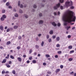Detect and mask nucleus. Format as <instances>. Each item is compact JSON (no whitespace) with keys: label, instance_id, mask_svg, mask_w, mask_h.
Instances as JSON below:
<instances>
[{"label":"nucleus","instance_id":"nucleus-50","mask_svg":"<svg viewBox=\"0 0 76 76\" xmlns=\"http://www.w3.org/2000/svg\"><path fill=\"white\" fill-rule=\"evenodd\" d=\"M21 38H22V37H21V36L18 37L19 39H21Z\"/></svg>","mask_w":76,"mask_h":76},{"label":"nucleus","instance_id":"nucleus-6","mask_svg":"<svg viewBox=\"0 0 76 76\" xmlns=\"http://www.w3.org/2000/svg\"><path fill=\"white\" fill-rule=\"evenodd\" d=\"M6 65L8 68L10 67V65H9V64H6Z\"/></svg>","mask_w":76,"mask_h":76},{"label":"nucleus","instance_id":"nucleus-38","mask_svg":"<svg viewBox=\"0 0 76 76\" xmlns=\"http://www.w3.org/2000/svg\"><path fill=\"white\" fill-rule=\"evenodd\" d=\"M32 50H30L29 51V53L30 54L31 53H32Z\"/></svg>","mask_w":76,"mask_h":76},{"label":"nucleus","instance_id":"nucleus-15","mask_svg":"<svg viewBox=\"0 0 76 76\" xmlns=\"http://www.w3.org/2000/svg\"><path fill=\"white\" fill-rule=\"evenodd\" d=\"M32 63L34 64H35V63H37V61L35 60H34L32 61Z\"/></svg>","mask_w":76,"mask_h":76},{"label":"nucleus","instance_id":"nucleus-32","mask_svg":"<svg viewBox=\"0 0 76 76\" xmlns=\"http://www.w3.org/2000/svg\"><path fill=\"white\" fill-rule=\"evenodd\" d=\"M29 59L30 60H32V57L31 56H30L29 58Z\"/></svg>","mask_w":76,"mask_h":76},{"label":"nucleus","instance_id":"nucleus-4","mask_svg":"<svg viewBox=\"0 0 76 76\" xmlns=\"http://www.w3.org/2000/svg\"><path fill=\"white\" fill-rule=\"evenodd\" d=\"M6 61H7V59H4L3 61H2V63H5L6 62Z\"/></svg>","mask_w":76,"mask_h":76},{"label":"nucleus","instance_id":"nucleus-46","mask_svg":"<svg viewBox=\"0 0 76 76\" xmlns=\"http://www.w3.org/2000/svg\"><path fill=\"white\" fill-rule=\"evenodd\" d=\"M7 32H8L10 31V28H8L7 30Z\"/></svg>","mask_w":76,"mask_h":76},{"label":"nucleus","instance_id":"nucleus-43","mask_svg":"<svg viewBox=\"0 0 76 76\" xmlns=\"http://www.w3.org/2000/svg\"><path fill=\"white\" fill-rule=\"evenodd\" d=\"M74 50H71L70 51V53H74Z\"/></svg>","mask_w":76,"mask_h":76},{"label":"nucleus","instance_id":"nucleus-12","mask_svg":"<svg viewBox=\"0 0 76 76\" xmlns=\"http://www.w3.org/2000/svg\"><path fill=\"white\" fill-rule=\"evenodd\" d=\"M0 29L2 30H3V26L1 25L0 26Z\"/></svg>","mask_w":76,"mask_h":76},{"label":"nucleus","instance_id":"nucleus-20","mask_svg":"<svg viewBox=\"0 0 76 76\" xmlns=\"http://www.w3.org/2000/svg\"><path fill=\"white\" fill-rule=\"evenodd\" d=\"M44 41H42V43L41 44V46L42 47H43V46H44Z\"/></svg>","mask_w":76,"mask_h":76},{"label":"nucleus","instance_id":"nucleus-41","mask_svg":"<svg viewBox=\"0 0 76 76\" xmlns=\"http://www.w3.org/2000/svg\"><path fill=\"white\" fill-rule=\"evenodd\" d=\"M37 54V52H35L33 53V55H34V56H36Z\"/></svg>","mask_w":76,"mask_h":76},{"label":"nucleus","instance_id":"nucleus-59","mask_svg":"<svg viewBox=\"0 0 76 76\" xmlns=\"http://www.w3.org/2000/svg\"><path fill=\"white\" fill-rule=\"evenodd\" d=\"M55 58H58V55H55Z\"/></svg>","mask_w":76,"mask_h":76},{"label":"nucleus","instance_id":"nucleus-64","mask_svg":"<svg viewBox=\"0 0 76 76\" xmlns=\"http://www.w3.org/2000/svg\"><path fill=\"white\" fill-rule=\"evenodd\" d=\"M39 39L38 37H37L36 39V41H38Z\"/></svg>","mask_w":76,"mask_h":76},{"label":"nucleus","instance_id":"nucleus-18","mask_svg":"<svg viewBox=\"0 0 76 76\" xmlns=\"http://www.w3.org/2000/svg\"><path fill=\"white\" fill-rule=\"evenodd\" d=\"M18 28V26H14V29H17V28Z\"/></svg>","mask_w":76,"mask_h":76},{"label":"nucleus","instance_id":"nucleus-1","mask_svg":"<svg viewBox=\"0 0 76 76\" xmlns=\"http://www.w3.org/2000/svg\"><path fill=\"white\" fill-rule=\"evenodd\" d=\"M68 15L64 16L63 17V20L64 22L70 23L72 22H75L76 20V17H73V12L71 11H69L68 12Z\"/></svg>","mask_w":76,"mask_h":76},{"label":"nucleus","instance_id":"nucleus-62","mask_svg":"<svg viewBox=\"0 0 76 76\" xmlns=\"http://www.w3.org/2000/svg\"><path fill=\"white\" fill-rule=\"evenodd\" d=\"M74 7H73V6H72L71 7V9H74Z\"/></svg>","mask_w":76,"mask_h":76},{"label":"nucleus","instance_id":"nucleus-10","mask_svg":"<svg viewBox=\"0 0 76 76\" xmlns=\"http://www.w3.org/2000/svg\"><path fill=\"white\" fill-rule=\"evenodd\" d=\"M11 44V42L10 41H8L7 42L6 44L7 45H9V44Z\"/></svg>","mask_w":76,"mask_h":76},{"label":"nucleus","instance_id":"nucleus-26","mask_svg":"<svg viewBox=\"0 0 76 76\" xmlns=\"http://www.w3.org/2000/svg\"><path fill=\"white\" fill-rule=\"evenodd\" d=\"M19 12L20 13H22V12H22V10H20L19 11Z\"/></svg>","mask_w":76,"mask_h":76},{"label":"nucleus","instance_id":"nucleus-8","mask_svg":"<svg viewBox=\"0 0 76 76\" xmlns=\"http://www.w3.org/2000/svg\"><path fill=\"white\" fill-rule=\"evenodd\" d=\"M68 48L69 50H71L72 48V46H68Z\"/></svg>","mask_w":76,"mask_h":76},{"label":"nucleus","instance_id":"nucleus-16","mask_svg":"<svg viewBox=\"0 0 76 76\" xmlns=\"http://www.w3.org/2000/svg\"><path fill=\"white\" fill-rule=\"evenodd\" d=\"M49 33L51 34H53V30H51L49 32Z\"/></svg>","mask_w":76,"mask_h":76},{"label":"nucleus","instance_id":"nucleus-24","mask_svg":"<svg viewBox=\"0 0 76 76\" xmlns=\"http://www.w3.org/2000/svg\"><path fill=\"white\" fill-rule=\"evenodd\" d=\"M45 56L47 57H50V56L49 55H48V54H46L45 55Z\"/></svg>","mask_w":76,"mask_h":76},{"label":"nucleus","instance_id":"nucleus-14","mask_svg":"<svg viewBox=\"0 0 76 76\" xmlns=\"http://www.w3.org/2000/svg\"><path fill=\"white\" fill-rule=\"evenodd\" d=\"M12 73L13 75H15V74H16V72L15 70H13Z\"/></svg>","mask_w":76,"mask_h":76},{"label":"nucleus","instance_id":"nucleus-45","mask_svg":"<svg viewBox=\"0 0 76 76\" xmlns=\"http://www.w3.org/2000/svg\"><path fill=\"white\" fill-rule=\"evenodd\" d=\"M35 47L36 48H39V46H38V45H36Z\"/></svg>","mask_w":76,"mask_h":76},{"label":"nucleus","instance_id":"nucleus-31","mask_svg":"<svg viewBox=\"0 0 76 76\" xmlns=\"http://www.w3.org/2000/svg\"><path fill=\"white\" fill-rule=\"evenodd\" d=\"M60 3H63L64 1V0H59Z\"/></svg>","mask_w":76,"mask_h":76},{"label":"nucleus","instance_id":"nucleus-30","mask_svg":"<svg viewBox=\"0 0 76 76\" xmlns=\"http://www.w3.org/2000/svg\"><path fill=\"white\" fill-rule=\"evenodd\" d=\"M60 67L61 69H63V65H60Z\"/></svg>","mask_w":76,"mask_h":76},{"label":"nucleus","instance_id":"nucleus-63","mask_svg":"<svg viewBox=\"0 0 76 76\" xmlns=\"http://www.w3.org/2000/svg\"><path fill=\"white\" fill-rule=\"evenodd\" d=\"M47 39H48V38H49V35H47Z\"/></svg>","mask_w":76,"mask_h":76},{"label":"nucleus","instance_id":"nucleus-22","mask_svg":"<svg viewBox=\"0 0 76 76\" xmlns=\"http://www.w3.org/2000/svg\"><path fill=\"white\" fill-rule=\"evenodd\" d=\"M5 12H6V11H5V10H2V13H5Z\"/></svg>","mask_w":76,"mask_h":76},{"label":"nucleus","instance_id":"nucleus-36","mask_svg":"<svg viewBox=\"0 0 76 76\" xmlns=\"http://www.w3.org/2000/svg\"><path fill=\"white\" fill-rule=\"evenodd\" d=\"M15 17H18V15L17 14H15Z\"/></svg>","mask_w":76,"mask_h":76},{"label":"nucleus","instance_id":"nucleus-57","mask_svg":"<svg viewBox=\"0 0 76 76\" xmlns=\"http://www.w3.org/2000/svg\"><path fill=\"white\" fill-rule=\"evenodd\" d=\"M17 48L18 49V50H19L20 48V47L19 46H18L17 47Z\"/></svg>","mask_w":76,"mask_h":76},{"label":"nucleus","instance_id":"nucleus-27","mask_svg":"<svg viewBox=\"0 0 76 76\" xmlns=\"http://www.w3.org/2000/svg\"><path fill=\"white\" fill-rule=\"evenodd\" d=\"M24 16H25V18H28V15H24Z\"/></svg>","mask_w":76,"mask_h":76},{"label":"nucleus","instance_id":"nucleus-51","mask_svg":"<svg viewBox=\"0 0 76 76\" xmlns=\"http://www.w3.org/2000/svg\"><path fill=\"white\" fill-rule=\"evenodd\" d=\"M23 57L24 58H25V57H26V55H24L23 56Z\"/></svg>","mask_w":76,"mask_h":76},{"label":"nucleus","instance_id":"nucleus-11","mask_svg":"<svg viewBox=\"0 0 76 76\" xmlns=\"http://www.w3.org/2000/svg\"><path fill=\"white\" fill-rule=\"evenodd\" d=\"M18 60L19 61H22V58L20 57H18Z\"/></svg>","mask_w":76,"mask_h":76},{"label":"nucleus","instance_id":"nucleus-2","mask_svg":"<svg viewBox=\"0 0 76 76\" xmlns=\"http://www.w3.org/2000/svg\"><path fill=\"white\" fill-rule=\"evenodd\" d=\"M65 6L67 7H68L69 6H70V2L66 1L65 3Z\"/></svg>","mask_w":76,"mask_h":76},{"label":"nucleus","instance_id":"nucleus-7","mask_svg":"<svg viewBox=\"0 0 76 76\" xmlns=\"http://www.w3.org/2000/svg\"><path fill=\"white\" fill-rule=\"evenodd\" d=\"M43 23H44V22L42 20H40L39 22V24H42Z\"/></svg>","mask_w":76,"mask_h":76},{"label":"nucleus","instance_id":"nucleus-17","mask_svg":"<svg viewBox=\"0 0 76 76\" xmlns=\"http://www.w3.org/2000/svg\"><path fill=\"white\" fill-rule=\"evenodd\" d=\"M10 55L9 54H8L7 55V56H6L5 57L6 58H7V59H8V58H9Z\"/></svg>","mask_w":76,"mask_h":76},{"label":"nucleus","instance_id":"nucleus-52","mask_svg":"<svg viewBox=\"0 0 76 76\" xmlns=\"http://www.w3.org/2000/svg\"><path fill=\"white\" fill-rule=\"evenodd\" d=\"M30 62V61H29L28 60L27 61H26V63H27V64H28V63H29Z\"/></svg>","mask_w":76,"mask_h":76},{"label":"nucleus","instance_id":"nucleus-54","mask_svg":"<svg viewBox=\"0 0 76 76\" xmlns=\"http://www.w3.org/2000/svg\"><path fill=\"white\" fill-rule=\"evenodd\" d=\"M23 5H22V4H21L20 6V8H22L23 7Z\"/></svg>","mask_w":76,"mask_h":76},{"label":"nucleus","instance_id":"nucleus-55","mask_svg":"<svg viewBox=\"0 0 76 76\" xmlns=\"http://www.w3.org/2000/svg\"><path fill=\"white\" fill-rule=\"evenodd\" d=\"M73 73H74V72H72L70 73V75H73Z\"/></svg>","mask_w":76,"mask_h":76},{"label":"nucleus","instance_id":"nucleus-40","mask_svg":"<svg viewBox=\"0 0 76 76\" xmlns=\"http://www.w3.org/2000/svg\"><path fill=\"white\" fill-rule=\"evenodd\" d=\"M33 7L34 8H37V5H34L33 6Z\"/></svg>","mask_w":76,"mask_h":76},{"label":"nucleus","instance_id":"nucleus-33","mask_svg":"<svg viewBox=\"0 0 76 76\" xmlns=\"http://www.w3.org/2000/svg\"><path fill=\"white\" fill-rule=\"evenodd\" d=\"M57 53L58 54H61V51H58Z\"/></svg>","mask_w":76,"mask_h":76},{"label":"nucleus","instance_id":"nucleus-44","mask_svg":"<svg viewBox=\"0 0 76 76\" xmlns=\"http://www.w3.org/2000/svg\"><path fill=\"white\" fill-rule=\"evenodd\" d=\"M57 25L58 26H60L61 25V24H60V23H58Z\"/></svg>","mask_w":76,"mask_h":76},{"label":"nucleus","instance_id":"nucleus-5","mask_svg":"<svg viewBox=\"0 0 76 76\" xmlns=\"http://www.w3.org/2000/svg\"><path fill=\"white\" fill-rule=\"evenodd\" d=\"M52 25L54 26H57V24L55 23V22H53L52 23Z\"/></svg>","mask_w":76,"mask_h":76},{"label":"nucleus","instance_id":"nucleus-53","mask_svg":"<svg viewBox=\"0 0 76 76\" xmlns=\"http://www.w3.org/2000/svg\"><path fill=\"white\" fill-rule=\"evenodd\" d=\"M60 9H61V10L63 9V7L62 6H61L60 7Z\"/></svg>","mask_w":76,"mask_h":76},{"label":"nucleus","instance_id":"nucleus-60","mask_svg":"<svg viewBox=\"0 0 76 76\" xmlns=\"http://www.w3.org/2000/svg\"><path fill=\"white\" fill-rule=\"evenodd\" d=\"M9 9H12V7L11 6H10L9 7Z\"/></svg>","mask_w":76,"mask_h":76},{"label":"nucleus","instance_id":"nucleus-42","mask_svg":"<svg viewBox=\"0 0 76 76\" xmlns=\"http://www.w3.org/2000/svg\"><path fill=\"white\" fill-rule=\"evenodd\" d=\"M68 38H71V36L70 35H68Z\"/></svg>","mask_w":76,"mask_h":76},{"label":"nucleus","instance_id":"nucleus-34","mask_svg":"<svg viewBox=\"0 0 76 76\" xmlns=\"http://www.w3.org/2000/svg\"><path fill=\"white\" fill-rule=\"evenodd\" d=\"M20 1H19L18 2V6H20Z\"/></svg>","mask_w":76,"mask_h":76},{"label":"nucleus","instance_id":"nucleus-61","mask_svg":"<svg viewBox=\"0 0 76 76\" xmlns=\"http://www.w3.org/2000/svg\"><path fill=\"white\" fill-rule=\"evenodd\" d=\"M43 66H46V64L45 63H43Z\"/></svg>","mask_w":76,"mask_h":76},{"label":"nucleus","instance_id":"nucleus-21","mask_svg":"<svg viewBox=\"0 0 76 76\" xmlns=\"http://www.w3.org/2000/svg\"><path fill=\"white\" fill-rule=\"evenodd\" d=\"M68 60L69 61H72L73 60V58H69Z\"/></svg>","mask_w":76,"mask_h":76},{"label":"nucleus","instance_id":"nucleus-29","mask_svg":"<svg viewBox=\"0 0 76 76\" xmlns=\"http://www.w3.org/2000/svg\"><path fill=\"white\" fill-rule=\"evenodd\" d=\"M2 74H4L5 73V71L4 70L2 71L1 72Z\"/></svg>","mask_w":76,"mask_h":76},{"label":"nucleus","instance_id":"nucleus-3","mask_svg":"<svg viewBox=\"0 0 76 76\" xmlns=\"http://www.w3.org/2000/svg\"><path fill=\"white\" fill-rule=\"evenodd\" d=\"M60 6V4L58 3L57 4H56V6L54 7V9H57V8L59 7Z\"/></svg>","mask_w":76,"mask_h":76},{"label":"nucleus","instance_id":"nucleus-37","mask_svg":"<svg viewBox=\"0 0 76 76\" xmlns=\"http://www.w3.org/2000/svg\"><path fill=\"white\" fill-rule=\"evenodd\" d=\"M56 36L55 35H53L52 36V38L53 39H55V38H56Z\"/></svg>","mask_w":76,"mask_h":76},{"label":"nucleus","instance_id":"nucleus-28","mask_svg":"<svg viewBox=\"0 0 76 76\" xmlns=\"http://www.w3.org/2000/svg\"><path fill=\"white\" fill-rule=\"evenodd\" d=\"M1 20L3 21V20H4V18H3V17H1Z\"/></svg>","mask_w":76,"mask_h":76},{"label":"nucleus","instance_id":"nucleus-9","mask_svg":"<svg viewBox=\"0 0 76 76\" xmlns=\"http://www.w3.org/2000/svg\"><path fill=\"white\" fill-rule=\"evenodd\" d=\"M60 69H56V73H58V72H60Z\"/></svg>","mask_w":76,"mask_h":76},{"label":"nucleus","instance_id":"nucleus-47","mask_svg":"<svg viewBox=\"0 0 76 76\" xmlns=\"http://www.w3.org/2000/svg\"><path fill=\"white\" fill-rule=\"evenodd\" d=\"M12 64V61H10L8 63V64Z\"/></svg>","mask_w":76,"mask_h":76},{"label":"nucleus","instance_id":"nucleus-13","mask_svg":"<svg viewBox=\"0 0 76 76\" xmlns=\"http://www.w3.org/2000/svg\"><path fill=\"white\" fill-rule=\"evenodd\" d=\"M56 39L57 41H60V37H57Z\"/></svg>","mask_w":76,"mask_h":76},{"label":"nucleus","instance_id":"nucleus-58","mask_svg":"<svg viewBox=\"0 0 76 76\" xmlns=\"http://www.w3.org/2000/svg\"><path fill=\"white\" fill-rule=\"evenodd\" d=\"M0 48L1 49H4V48H3V47H2V46H1L0 47Z\"/></svg>","mask_w":76,"mask_h":76},{"label":"nucleus","instance_id":"nucleus-19","mask_svg":"<svg viewBox=\"0 0 76 76\" xmlns=\"http://www.w3.org/2000/svg\"><path fill=\"white\" fill-rule=\"evenodd\" d=\"M2 18L6 19V15H2Z\"/></svg>","mask_w":76,"mask_h":76},{"label":"nucleus","instance_id":"nucleus-23","mask_svg":"<svg viewBox=\"0 0 76 76\" xmlns=\"http://www.w3.org/2000/svg\"><path fill=\"white\" fill-rule=\"evenodd\" d=\"M6 5L7 6H9V5H10V3L9 2H7L6 4Z\"/></svg>","mask_w":76,"mask_h":76},{"label":"nucleus","instance_id":"nucleus-56","mask_svg":"<svg viewBox=\"0 0 76 76\" xmlns=\"http://www.w3.org/2000/svg\"><path fill=\"white\" fill-rule=\"evenodd\" d=\"M70 28V26H67V30L69 29V28Z\"/></svg>","mask_w":76,"mask_h":76},{"label":"nucleus","instance_id":"nucleus-25","mask_svg":"<svg viewBox=\"0 0 76 76\" xmlns=\"http://www.w3.org/2000/svg\"><path fill=\"white\" fill-rule=\"evenodd\" d=\"M10 57L11 58H12V59H14V57H13V56L11 55L10 56Z\"/></svg>","mask_w":76,"mask_h":76},{"label":"nucleus","instance_id":"nucleus-35","mask_svg":"<svg viewBox=\"0 0 76 76\" xmlns=\"http://www.w3.org/2000/svg\"><path fill=\"white\" fill-rule=\"evenodd\" d=\"M60 44H57V45H56V47H60Z\"/></svg>","mask_w":76,"mask_h":76},{"label":"nucleus","instance_id":"nucleus-49","mask_svg":"<svg viewBox=\"0 0 76 76\" xmlns=\"http://www.w3.org/2000/svg\"><path fill=\"white\" fill-rule=\"evenodd\" d=\"M42 16V14L41 13H40L39 14V16Z\"/></svg>","mask_w":76,"mask_h":76},{"label":"nucleus","instance_id":"nucleus-48","mask_svg":"<svg viewBox=\"0 0 76 76\" xmlns=\"http://www.w3.org/2000/svg\"><path fill=\"white\" fill-rule=\"evenodd\" d=\"M48 41L49 42H51V39L50 38L49 39H48Z\"/></svg>","mask_w":76,"mask_h":76},{"label":"nucleus","instance_id":"nucleus-39","mask_svg":"<svg viewBox=\"0 0 76 76\" xmlns=\"http://www.w3.org/2000/svg\"><path fill=\"white\" fill-rule=\"evenodd\" d=\"M48 74H49V75H51V72L50 71L47 72Z\"/></svg>","mask_w":76,"mask_h":76}]
</instances>
